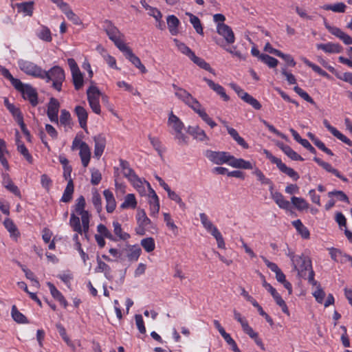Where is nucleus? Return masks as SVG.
I'll return each instance as SVG.
<instances>
[{
    "label": "nucleus",
    "instance_id": "1",
    "mask_svg": "<svg viewBox=\"0 0 352 352\" xmlns=\"http://www.w3.org/2000/svg\"><path fill=\"white\" fill-rule=\"evenodd\" d=\"M285 254L290 258L294 270L300 277L307 278L311 285H317V281L314 280L311 260L307 256L302 254L296 255L290 248H287Z\"/></svg>",
    "mask_w": 352,
    "mask_h": 352
},
{
    "label": "nucleus",
    "instance_id": "2",
    "mask_svg": "<svg viewBox=\"0 0 352 352\" xmlns=\"http://www.w3.org/2000/svg\"><path fill=\"white\" fill-rule=\"evenodd\" d=\"M175 95L197 113L210 128L213 129L217 126L216 122L208 116L200 102L186 90L182 88H177Z\"/></svg>",
    "mask_w": 352,
    "mask_h": 352
},
{
    "label": "nucleus",
    "instance_id": "3",
    "mask_svg": "<svg viewBox=\"0 0 352 352\" xmlns=\"http://www.w3.org/2000/svg\"><path fill=\"white\" fill-rule=\"evenodd\" d=\"M168 126L173 131V134L179 144L187 143L188 138L183 133L184 123L173 112L169 114Z\"/></svg>",
    "mask_w": 352,
    "mask_h": 352
},
{
    "label": "nucleus",
    "instance_id": "4",
    "mask_svg": "<svg viewBox=\"0 0 352 352\" xmlns=\"http://www.w3.org/2000/svg\"><path fill=\"white\" fill-rule=\"evenodd\" d=\"M65 78V72L58 66H54L47 72L45 71V75L41 78V79H45L47 82L52 81L53 87L58 91L61 90Z\"/></svg>",
    "mask_w": 352,
    "mask_h": 352
},
{
    "label": "nucleus",
    "instance_id": "5",
    "mask_svg": "<svg viewBox=\"0 0 352 352\" xmlns=\"http://www.w3.org/2000/svg\"><path fill=\"white\" fill-rule=\"evenodd\" d=\"M103 28L109 36V38L112 41L115 45L120 50L126 46L123 41V34L119 30L109 21H105L103 23Z\"/></svg>",
    "mask_w": 352,
    "mask_h": 352
},
{
    "label": "nucleus",
    "instance_id": "6",
    "mask_svg": "<svg viewBox=\"0 0 352 352\" xmlns=\"http://www.w3.org/2000/svg\"><path fill=\"white\" fill-rule=\"evenodd\" d=\"M72 150L79 149V155L81 160L82 165L86 168L91 159V149L88 144L83 142L78 135L75 137L72 142Z\"/></svg>",
    "mask_w": 352,
    "mask_h": 352
},
{
    "label": "nucleus",
    "instance_id": "7",
    "mask_svg": "<svg viewBox=\"0 0 352 352\" xmlns=\"http://www.w3.org/2000/svg\"><path fill=\"white\" fill-rule=\"evenodd\" d=\"M17 63L19 69L27 75L38 78H43L45 75V71L33 62L19 59Z\"/></svg>",
    "mask_w": 352,
    "mask_h": 352
},
{
    "label": "nucleus",
    "instance_id": "8",
    "mask_svg": "<svg viewBox=\"0 0 352 352\" xmlns=\"http://www.w3.org/2000/svg\"><path fill=\"white\" fill-rule=\"evenodd\" d=\"M86 205L85 199L83 196L79 197L76 200V204L74 206V212L80 216L82 223L83 230L87 233L89 227V214L88 211L85 210Z\"/></svg>",
    "mask_w": 352,
    "mask_h": 352
},
{
    "label": "nucleus",
    "instance_id": "9",
    "mask_svg": "<svg viewBox=\"0 0 352 352\" xmlns=\"http://www.w3.org/2000/svg\"><path fill=\"white\" fill-rule=\"evenodd\" d=\"M265 153L266 154L267 157L271 161L272 163L275 164L278 168L289 177H291L293 180L296 181L299 179V175L297 172H296L293 168L287 167L280 159L272 155L269 151H265Z\"/></svg>",
    "mask_w": 352,
    "mask_h": 352
},
{
    "label": "nucleus",
    "instance_id": "10",
    "mask_svg": "<svg viewBox=\"0 0 352 352\" xmlns=\"http://www.w3.org/2000/svg\"><path fill=\"white\" fill-rule=\"evenodd\" d=\"M205 156L213 164L218 165L227 164L229 165L231 155L228 152L208 150L205 153Z\"/></svg>",
    "mask_w": 352,
    "mask_h": 352
},
{
    "label": "nucleus",
    "instance_id": "11",
    "mask_svg": "<svg viewBox=\"0 0 352 352\" xmlns=\"http://www.w3.org/2000/svg\"><path fill=\"white\" fill-rule=\"evenodd\" d=\"M21 86L14 87V88L21 92L24 99L28 100L33 106H36L38 103L36 90L30 85L23 84L21 81Z\"/></svg>",
    "mask_w": 352,
    "mask_h": 352
},
{
    "label": "nucleus",
    "instance_id": "12",
    "mask_svg": "<svg viewBox=\"0 0 352 352\" xmlns=\"http://www.w3.org/2000/svg\"><path fill=\"white\" fill-rule=\"evenodd\" d=\"M125 56V57L138 69H139L142 73H146V69L142 63L140 59L135 56L132 50L126 45L123 50H120Z\"/></svg>",
    "mask_w": 352,
    "mask_h": 352
},
{
    "label": "nucleus",
    "instance_id": "13",
    "mask_svg": "<svg viewBox=\"0 0 352 352\" xmlns=\"http://www.w3.org/2000/svg\"><path fill=\"white\" fill-rule=\"evenodd\" d=\"M217 31L219 35L223 37L228 44H232L235 41L234 34L232 28L225 23H218Z\"/></svg>",
    "mask_w": 352,
    "mask_h": 352
},
{
    "label": "nucleus",
    "instance_id": "14",
    "mask_svg": "<svg viewBox=\"0 0 352 352\" xmlns=\"http://www.w3.org/2000/svg\"><path fill=\"white\" fill-rule=\"evenodd\" d=\"M136 219L139 225V228L137 229L136 232L138 234L143 235L144 234V228L150 225L151 221L146 216L145 211L142 209L138 210Z\"/></svg>",
    "mask_w": 352,
    "mask_h": 352
},
{
    "label": "nucleus",
    "instance_id": "15",
    "mask_svg": "<svg viewBox=\"0 0 352 352\" xmlns=\"http://www.w3.org/2000/svg\"><path fill=\"white\" fill-rule=\"evenodd\" d=\"M59 107L60 104L58 101L56 99L52 98L48 104L47 113L49 119L52 122L58 123V113Z\"/></svg>",
    "mask_w": 352,
    "mask_h": 352
},
{
    "label": "nucleus",
    "instance_id": "16",
    "mask_svg": "<svg viewBox=\"0 0 352 352\" xmlns=\"http://www.w3.org/2000/svg\"><path fill=\"white\" fill-rule=\"evenodd\" d=\"M329 32L339 38L345 45H352V37L337 27L326 25Z\"/></svg>",
    "mask_w": 352,
    "mask_h": 352
},
{
    "label": "nucleus",
    "instance_id": "17",
    "mask_svg": "<svg viewBox=\"0 0 352 352\" xmlns=\"http://www.w3.org/2000/svg\"><path fill=\"white\" fill-rule=\"evenodd\" d=\"M318 50H321L325 53L329 54H338L342 51V47L338 43L329 42L327 43H318L316 44Z\"/></svg>",
    "mask_w": 352,
    "mask_h": 352
},
{
    "label": "nucleus",
    "instance_id": "18",
    "mask_svg": "<svg viewBox=\"0 0 352 352\" xmlns=\"http://www.w3.org/2000/svg\"><path fill=\"white\" fill-rule=\"evenodd\" d=\"M229 166L234 168L253 169V165L250 161L242 158H236L233 155L230 156Z\"/></svg>",
    "mask_w": 352,
    "mask_h": 352
},
{
    "label": "nucleus",
    "instance_id": "19",
    "mask_svg": "<svg viewBox=\"0 0 352 352\" xmlns=\"http://www.w3.org/2000/svg\"><path fill=\"white\" fill-rule=\"evenodd\" d=\"M323 124L324 126L332 133L333 135L347 145L352 146V142L347 137L340 132L336 128L332 126L327 120H323Z\"/></svg>",
    "mask_w": 352,
    "mask_h": 352
},
{
    "label": "nucleus",
    "instance_id": "20",
    "mask_svg": "<svg viewBox=\"0 0 352 352\" xmlns=\"http://www.w3.org/2000/svg\"><path fill=\"white\" fill-rule=\"evenodd\" d=\"M199 217L204 228L212 236L219 232L217 228L212 223V222L209 219L205 213H200Z\"/></svg>",
    "mask_w": 352,
    "mask_h": 352
},
{
    "label": "nucleus",
    "instance_id": "21",
    "mask_svg": "<svg viewBox=\"0 0 352 352\" xmlns=\"http://www.w3.org/2000/svg\"><path fill=\"white\" fill-rule=\"evenodd\" d=\"M188 132L195 139L199 141L204 142L208 141L209 140L204 130L201 129L199 126H189L188 129Z\"/></svg>",
    "mask_w": 352,
    "mask_h": 352
},
{
    "label": "nucleus",
    "instance_id": "22",
    "mask_svg": "<svg viewBox=\"0 0 352 352\" xmlns=\"http://www.w3.org/2000/svg\"><path fill=\"white\" fill-rule=\"evenodd\" d=\"M204 80L208 84L210 88L219 95L223 100L228 101L229 100L228 96L226 94L224 88L221 85L206 78H204Z\"/></svg>",
    "mask_w": 352,
    "mask_h": 352
},
{
    "label": "nucleus",
    "instance_id": "23",
    "mask_svg": "<svg viewBox=\"0 0 352 352\" xmlns=\"http://www.w3.org/2000/svg\"><path fill=\"white\" fill-rule=\"evenodd\" d=\"M94 140L95 143L94 156L96 158L99 159L104 152L106 144V140L104 138H103L101 135L94 137Z\"/></svg>",
    "mask_w": 352,
    "mask_h": 352
},
{
    "label": "nucleus",
    "instance_id": "24",
    "mask_svg": "<svg viewBox=\"0 0 352 352\" xmlns=\"http://www.w3.org/2000/svg\"><path fill=\"white\" fill-rule=\"evenodd\" d=\"M75 113L78 117L79 124L81 128L87 129V122L88 118V113L87 110L81 106H76L74 109Z\"/></svg>",
    "mask_w": 352,
    "mask_h": 352
},
{
    "label": "nucleus",
    "instance_id": "25",
    "mask_svg": "<svg viewBox=\"0 0 352 352\" xmlns=\"http://www.w3.org/2000/svg\"><path fill=\"white\" fill-rule=\"evenodd\" d=\"M106 200V210L108 212H113L116 207V202L113 194L109 190H104L103 192Z\"/></svg>",
    "mask_w": 352,
    "mask_h": 352
},
{
    "label": "nucleus",
    "instance_id": "26",
    "mask_svg": "<svg viewBox=\"0 0 352 352\" xmlns=\"http://www.w3.org/2000/svg\"><path fill=\"white\" fill-rule=\"evenodd\" d=\"M126 256L129 261H136L138 260L142 250L138 245H129L126 249Z\"/></svg>",
    "mask_w": 352,
    "mask_h": 352
},
{
    "label": "nucleus",
    "instance_id": "27",
    "mask_svg": "<svg viewBox=\"0 0 352 352\" xmlns=\"http://www.w3.org/2000/svg\"><path fill=\"white\" fill-rule=\"evenodd\" d=\"M133 187L139 192V193L143 195L146 192V184H149L145 180L142 181L137 175L129 180Z\"/></svg>",
    "mask_w": 352,
    "mask_h": 352
},
{
    "label": "nucleus",
    "instance_id": "28",
    "mask_svg": "<svg viewBox=\"0 0 352 352\" xmlns=\"http://www.w3.org/2000/svg\"><path fill=\"white\" fill-rule=\"evenodd\" d=\"M52 296L62 305L64 307L67 306V302L62 295V294L56 288V287L50 282L47 283Z\"/></svg>",
    "mask_w": 352,
    "mask_h": 352
},
{
    "label": "nucleus",
    "instance_id": "29",
    "mask_svg": "<svg viewBox=\"0 0 352 352\" xmlns=\"http://www.w3.org/2000/svg\"><path fill=\"white\" fill-rule=\"evenodd\" d=\"M272 199L282 209L289 210L290 208V202L286 200L283 195L278 192H272Z\"/></svg>",
    "mask_w": 352,
    "mask_h": 352
},
{
    "label": "nucleus",
    "instance_id": "30",
    "mask_svg": "<svg viewBox=\"0 0 352 352\" xmlns=\"http://www.w3.org/2000/svg\"><path fill=\"white\" fill-rule=\"evenodd\" d=\"M2 184L7 190L14 193L15 195H21L18 187L14 184V183L12 182L11 179L10 178L8 174H3Z\"/></svg>",
    "mask_w": 352,
    "mask_h": 352
},
{
    "label": "nucleus",
    "instance_id": "31",
    "mask_svg": "<svg viewBox=\"0 0 352 352\" xmlns=\"http://www.w3.org/2000/svg\"><path fill=\"white\" fill-rule=\"evenodd\" d=\"M69 225L72 228L73 230L82 234V233H85L83 230L82 224L80 225V218L76 216L74 213L71 214V217L69 219Z\"/></svg>",
    "mask_w": 352,
    "mask_h": 352
},
{
    "label": "nucleus",
    "instance_id": "32",
    "mask_svg": "<svg viewBox=\"0 0 352 352\" xmlns=\"http://www.w3.org/2000/svg\"><path fill=\"white\" fill-rule=\"evenodd\" d=\"M87 96L88 101L100 99L102 96V93L93 81H91V85L87 90Z\"/></svg>",
    "mask_w": 352,
    "mask_h": 352
},
{
    "label": "nucleus",
    "instance_id": "33",
    "mask_svg": "<svg viewBox=\"0 0 352 352\" xmlns=\"http://www.w3.org/2000/svg\"><path fill=\"white\" fill-rule=\"evenodd\" d=\"M36 34L37 37L43 41L51 42L52 40L51 31L46 26H41V28L36 31Z\"/></svg>",
    "mask_w": 352,
    "mask_h": 352
},
{
    "label": "nucleus",
    "instance_id": "34",
    "mask_svg": "<svg viewBox=\"0 0 352 352\" xmlns=\"http://www.w3.org/2000/svg\"><path fill=\"white\" fill-rule=\"evenodd\" d=\"M167 25L168 30L172 35H176L178 33L179 19L174 15H169L167 17Z\"/></svg>",
    "mask_w": 352,
    "mask_h": 352
},
{
    "label": "nucleus",
    "instance_id": "35",
    "mask_svg": "<svg viewBox=\"0 0 352 352\" xmlns=\"http://www.w3.org/2000/svg\"><path fill=\"white\" fill-rule=\"evenodd\" d=\"M329 254L331 256V258L336 261V262H340V263H346V258L345 256H347V254H344L341 250L336 249V248H329Z\"/></svg>",
    "mask_w": 352,
    "mask_h": 352
},
{
    "label": "nucleus",
    "instance_id": "36",
    "mask_svg": "<svg viewBox=\"0 0 352 352\" xmlns=\"http://www.w3.org/2000/svg\"><path fill=\"white\" fill-rule=\"evenodd\" d=\"M8 153V151L5 141L0 139V162L6 170H9V164L5 157L6 154Z\"/></svg>",
    "mask_w": 352,
    "mask_h": 352
},
{
    "label": "nucleus",
    "instance_id": "37",
    "mask_svg": "<svg viewBox=\"0 0 352 352\" xmlns=\"http://www.w3.org/2000/svg\"><path fill=\"white\" fill-rule=\"evenodd\" d=\"M137 206V201L133 194H128L125 196L123 203L120 205L122 209L135 208Z\"/></svg>",
    "mask_w": 352,
    "mask_h": 352
},
{
    "label": "nucleus",
    "instance_id": "38",
    "mask_svg": "<svg viewBox=\"0 0 352 352\" xmlns=\"http://www.w3.org/2000/svg\"><path fill=\"white\" fill-rule=\"evenodd\" d=\"M190 60L199 67L206 69L213 74H215L214 69H212L210 65L208 63H206L203 58H199L195 54H194L190 58Z\"/></svg>",
    "mask_w": 352,
    "mask_h": 352
},
{
    "label": "nucleus",
    "instance_id": "39",
    "mask_svg": "<svg viewBox=\"0 0 352 352\" xmlns=\"http://www.w3.org/2000/svg\"><path fill=\"white\" fill-rule=\"evenodd\" d=\"M186 14L189 16L190 22L192 25L195 31L198 34L202 35L204 34V32H203V28L201 24V21H200L199 19L197 16H196L195 15H194L190 12H186Z\"/></svg>",
    "mask_w": 352,
    "mask_h": 352
},
{
    "label": "nucleus",
    "instance_id": "40",
    "mask_svg": "<svg viewBox=\"0 0 352 352\" xmlns=\"http://www.w3.org/2000/svg\"><path fill=\"white\" fill-rule=\"evenodd\" d=\"M292 224L302 238L308 239L309 237V232L308 229L302 223L300 220L297 219L294 221Z\"/></svg>",
    "mask_w": 352,
    "mask_h": 352
},
{
    "label": "nucleus",
    "instance_id": "41",
    "mask_svg": "<svg viewBox=\"0 0 352 352\" xmlns=\"http://www.w3.org/2000/svg\"><path fill=\"white\" fill-rule=\"evenodd\" d=\"M74 192V184L73 180L69 179L67 185L64 190L61 201L63 202H69L72 198Z\"/></svg>",
    "mask_w": 352,
    "mask_h": 352
},
{
    "label": "nucleus",
    "instance_id": "42",
    "mask_svg": "<svg viewBox=\"0 0 352 352\" xmlns=\"http://www.w3.org/2000/svg\"><path fill=\"white\" fill-rule=\"evenodd\" d=\"M291 201L294 206L299 210H306L309 208V204L302 197H292Z\"/></svg>",
    "mask_w": 352,
    "mask_h": 352
},
{
    "label": "nucleus",
    "instance_id": "43",
    "mask_svg": "<svg viewBox=\"0 0 352 352\" xmlns=\"http://www.w3.org/2000/svg\"><path fill=\"white\" fill-rule=\"evenodd\" d=\"M0 73L6 78L8 79L11 82L12 85L14 87H19L21 85V80L17 78H14L12 76V75L10 74V72H9V70L8 69H6V67H0Z\"/></svg>",
    "mask_w": 352,
    "mask_h": 352
},
{
    "label": "nucleus",
    "instance_id": "44",
    "mask_svg": "<svg viewBox=\"0 0 352 352\" xmlns=\"http://www.w3.org/2000/svg\"><path fill=\"white\" fill-rule=\"evenodd\" d=\"M72 80L75 89L78 90L81 89L84 85L83 75L80 70L76 72L72 73Z\"/></svg>",
    "mask_w": 352,
    "mask_h": 352
},
{
    "label": "nucleus",
    "instance_id": "45",
    "mask_svg": "<svg viewBox=\"0 0 352 352\" xmlns=\"http://www.w3.org/2000/svg\"><path fill=\"white\" fill-rule=\"evenodd\" d=\"M252 174L256 176V179L262 185L270 184L271 180L267 178L263 173L257 167H253Z\"/></svg>",
    "mask_w": 352,
    "mask_h": 352
},
{
    "label": "nucleus",
    "instance_id": "46",
    "mask_svg": "<svg viewBox=\"0 0 352 352\" xmlns=\"http://www.w3.org/2000/svg\"><path fill=\"white\" fill-rule=\"evenodd\" d=\"M62 12L75 25H80L82 23L80 18L72 10L69 6H67Z\"/></svg>",
    "mask_w": 352,
    "mask_h": 352
},
{
    "label": "nucleus",
    "instance_id": "47",
    "mask_svg": "<svg viewBox=\"0 0 352 352\" xmlns=\"http://www.w3.org/2000/svg\"><path fill=\"white\" fill-rule=\"evenodd\" d=\"M120 166L124 176L126 177L129 181L131 179L133 176L136 175L134 171L129 167L128 162L126 161L120 160Z\"/></svg>",
    "mask_w": 352,
    "mask_h": 352
},
{
    "label": "nucleus",
    "instance_id": "48",
    "mask_svg": "<svg viewBox=\"0 0 352 352\" xmlns=\"http://www.w3.org/2000/svg\"><path fill=\"white\" fill-rule=\"evenodd\" d=\"M113 232H114L116 236H118L120 239L124 241V240H127L128 239H129L130 235L128 233L122 231L121 225L118 222L113 221Z\"/></svg>",
    "mask_w": 352,
    "mask_h": 352
},
{
    "label": "nucleus",
    "instance_id": "49",
    "mask_svg": "<svg viewBox=\"0 0 352 352\" xmlns=\"http://www.w3.org/2000/svg\"><path fill=\"white\" fill-rule=\"evenodd\" d=\"M302 60L305 64L311 67L315 72L318 73L319 75L326 77L327 78H330V76L325 71L322 70L319 66L314 64L306 58H302Z\"/></svg>",
    "mask_w": 352,
    "mask_h": 352
},
{
    "label": "nucleus",
    "instance_id": "50",
    "mask_svg": "<svg viewBox=\"0 0 352 352\" xmlns=\"http://www.w3.org/2000/svg\"><path fill=\"white\" fill-rule=\"evenodd\" d=\"M322 8L325 10H331L334 12L342 13L345 12L346 6L344 3L340 2L333 5L326 4L324 5Z\"/></svg>",
    "mask_w": 352,
    "mask_h": 352
},
{
    "label": "nucleus",
    "instance_id": "51",
    "mask_svg": "<svg viewBox=\"0 0 352 352\" xmlns=\"http://www.w3.org/2000/svg\"><path fill=\"white\" fill-rule=\"evenodd\" d=\"M281 148L285 154H286L292 160L296 161H303V158L289 146L283 145Z\"/></svg>",
    "mask_w": 352,
    "mask_h": 352
},
{
    "label": "nucleus",
    "instance_id": "52",
    "mask_svg": "<svg viewBox=\"0 0 352 352\" xmlns=\"http://www.w3.org/2000/svg\"><path fill=\"white\" fill-rule=\"evenodd\" d=\"M140 243L146 252H153L155 248V241L152 237L143 239Z\"/></svg>",
    "mask_w": 352,
    "mask_h": 352
},
{
    "label": "nucleus",
    "instance_id": "53",
    "mask_svg": "<svg viewBox=\"0 0 352 352\" xmlns=\"http://www.w3.org/2000/svg\"><path fill=\"white\" fill-rule=\"evenodd\" d=\"M146 188H148V202L149 206H153L155 204H160V201L158 196L153 190V189L151 187L150 184H146Z\"/></svg>",
    "mask_w": 352,
    "mask_h": 352
},
{
    "label": "nucleus",
    "instance_id": "54",
    "mask_svg": "<svg viewBox=\"0 0 352 352\" xmlns=\"http://www.w3.org/2000/svg\"><path fill=\"white\" fill-rule=\"evenodd\" d=\"M174 42L177 49L184 54L190 58L195 54V53L184 43L179 42L177 39H174Z\"/></svg>",
    "mask_w": 352,
    "mask_h": 352
},
{
    "label": "nucleus",
    "instance_id": "55",
    "mask_svg": "<svg viewBox=\"0 0 352 352\" xmlns=\"http://www.w3.org/2000/svg\"><path fill=\"white\" fill-rule=\"evenodd\" d=\"M259 59L272 68L276 67L278 63L277 59L264 54H262L259 56Z\"/></svg>",
    "mask_w": 352,
    "mask_h": 352
},
{
    "label": "nucleus",
    "instance_id": "56",
    "mask_svg": "<svg viewBox=\"0 0 352 352\" xmlns=\"http://www.w3.org/2000/svg\"><path fill=\"white\" fill-rule=\"evenodd\" d=\"M272 297L276 304L281 308L282 311L287 315L289 316V311L287 306L285 302L281 298L280 295L276 292L274 294L272 295Z\"/></svg>",
    "mask_w": 352,
    "mask_h": 352
},
{
    "label": "nucleus",
    "instance_id": "57",
    "mask_svg": "<svg viewBox=\"0 0 352 352\" xmlns=\"http://www.w3.org/2000/svg\"><path fill=\"white\" fill-rule=\"evenodd\" d=\"M242 100L252 105L255 109H260L261 108L260 102L248 93L243 94Z\"/></svg>",
    "mask_w": 352,
    "mask_h": 352
},
{
    "label": "nucleus",
    "instance_id": "58",
    "mask_svg": "<svg viewBox=\"0 0 352 352\" xmlns=\"http://www.w3.org/2000/svg\"><path fill=\"white\" fill-rule=\"evenodd\" d=\"M19 9L25 15L32 16L33 12V2H25L18 5Z\"/></svg>",
    "mask_w": 352,
    "mask_h": 352
},
{
    "label": "nucleus",
    "instance_id": "59",
    "mask_svg": "<svg viewBox=\"0 0 352 352\" xmlns=\"http://www.w3.org/2000/svg\"><path fill=\"white\" fill-rule=\"evenodd\" d=\"M3 223L6 228L10 233L11 236L15 237L19 236V232L17 230V228L12 220H10V219H6L4 221Z\"/></svg>",
    "mask_w": 352,
    "mask_h": 352
},
{
    "label": "nucleus",
    "instance_id": "60",
    "mask_svg": "<svg viewBox=\"0 0 352 352\" xmlns=\"http://www.w3.org/2000/svg\"><path fill=\"white\" fill-rule=\"evenodd\" d=\"M17 151L23 155L25 160L30 163L32 162V157L28 152V150L21 141H18Z\"/></svg>",
    "mask_w": 352,
    "mask_h": 352
},
{
    "label": "nucleus",
    "instance_id": "61",
    "mask_svg": "<svg viewBox=\"0 0 352 352\" xmlns=\"http://www.w3.org/2000/svg\"><path fill=\"white\" fill-rule=\"evenodd\" d=\"M164 221L167 226V227L175 234L177 233V226L175 224L173 220L171 219V217L169 213L164 212L163 214Z\"/></svg>",
    "mask_w": 352,
    "mask_h": 352
},
{
    "label": "nucleus",
    "instance_id": "62",
    "mask_svg": "<svg viewBox=\"0 0 352 352\" xmlns=\"http://www.w3.org/2000/svg\"><path fill=\"white\" fill-rule=\"evenodd\" d=\"M313 285L316 286V290L312 293L313 296L318 303H322L325 297L324 292L318 283Z\"/></svg>",
    "mask_w": 352,
    "mask_h": 352
},
{
    "label": "nucleus",
    "instance_id": "63",
    "mask_svg": "<svg viewBox=\"0 0 352 352\" xmlns=\"http://www.w3.org/2000/svg\"><path fill=\"white\" fill-rule=\"evenodd\" d=\"M12 317L16 322L19 323L26 322V318L25 316L19 312L14 305L12 307Z\"/></svg>",
    "mask_w": 352,
    "mask_h": 352
},
{
    "label": "nucleus",
    "instance_id": "64",
    "mask_svg": "<svg viewBox=\"0 0 352 352\" xmlns=\"http://www.w3.org/2000/svg\"><path fill=\"white\" fill-rule=\"evenodd\" d=\"M92 203L96 208L97 212L99 213L102 210V200L100 195L97 190L92 192Z\"/></svg>",
    "mask_w": 352,
    "mask_h": 352
}]
</instances>
